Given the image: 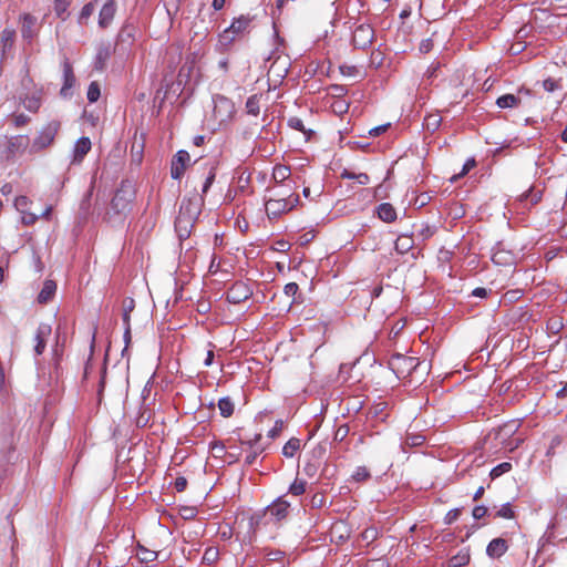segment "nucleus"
Returning <instances> with one entry per match:
<instances>
[{"label":"nucleus","instance_id":"1","mask_svg":"<svg viewBox=\"0 0 567 567\" xmlns=\"http://www.w3.org/2000/svg\"><path fill=\"white\" fill-rule=\"evenodd\" d=\"M135 194L136 189L134 183L128 179L122 181L111 200L112 210L117 215L130 212Z\"/></svg>","mask_w":567,"mask_h":567},{"label":"nucleus","instance_id":"2","mask_svg":"<svg viewBox=\"0 0 567 567\" xmlns=\"http://www.w3.org/2000/svg\"><path fill=\"white\" fill-rule=\"evenodd\" d=\"M30 146L28 135L3 136L0 138V158L12 161L22 155Z\"/></svg>","mask_w":567,"mask_h":567},{"label":"nucleus","instance_id":"3","mask_svg":"<svg viewBox=\"0 0 567 567\" xmlns=\"http://www.w3.org/2000/svg\"><path fill=\"white\" fill-rule=\"evenodd\" d=\"M60 130L59 121H50L38 133V135L30 142L29 152L31 154L40 153L41 151L50 147Z\"/></svg>","mask_w":567,"mask_h":567},{"label":"nucleus","instance_id":"4","mask_svg":"<svg viewBox=\"0 0 567 567\" xmlns=\"http://www.w3.org/2000/svg\"><path fill=\"white\" fill-rule=\"evenodd\" d=\"M299 203L298 195H288L287 197L275 198L266 197L265 209L269 218H277L280 215L290 212Z\"/></svg>","mask_w":567,"mask_h":567},{"label":"nucleus","instance_id":"5","mask_svg":"<svg viewBox=\"0 0 567 567\" xmlns=\"http://www.w3.org/2000/svg\"><path fill=\"white\" fill-rule=\"evenodd\" d=\"M415 357H408L401 353L392 354L389 360V367L399 379H405L412 374L420 365Z\"/></svg>","mask_w":567,"mask_h":567},{"label":"nucleus","instance_id":"6","mask_svg":"<svg viewBox=\"0 0 567 567\" xmlns=\"http://www.w3.org/2000/svg\"><path fill=\"white\" fill-rule=\"evenodd\" d=\"M250 22L251 19L246 16H240L239 18L234 19L230 27L224 30V32L219 35L220 44L224 47L230 45L238 35L248 31Z\"/></svg>","mask_w":567,"mask_h":567},{"label":"nucleus","instance_id":"7","mask_svg":"<svg viewBox=\"0 0 567 567\" xmlns=\"http://www.w3.org/2000/svg\"><path fill=\"white\" fill-rule=\"evenodd\" d=\"M374 40V29L370 24H359L352 34L354 48L365 50Z\"/></svg>","mask_w":567,"mask_h":567},{"label":"nucleus","instance_id":"8","mask_svg":"<svg viewBox=\"0 0 567 567\" xmlns=\"http://www.w3.org/2000/svg\"><path fill=\"white\" fill-rule=\"evenodd\" d=\"M20 22L22 38L28 41L33 40L40 30L38 19L30 13H24L21 16Z\"/></svg>","mask_w":567,"mask_h":567},{"label":"nucleus","instance_id":"9","mask_svg":"<svg viewBox=\"0 0 567 567\" xmlns=\"http://www.w3.org/2000/svg\"><path fill=\"white\" fill-rule=\"evenodd\" d=\"M190 161L188 152L181 150L178 151L171 163V176L174 179H181L184 175L185 168Z\"/></svg>","mask_w":567,"mask_h":567},{"label":"nucleus","instance_id":"10","mask_svg":"<svg viewBox=\"0 0 567 567\" xmlns=\"http://www.w3.org/2000/svg\"><path fill=\"white\" fill-rule=\"evenodd\" d=\"M251 293L250 288L245 282L238 281L228 290L226 299L230 303L238 305L246 301Z\"/></svg>","mask_w":567,"mask_h":567},{"label":"nucleus","instance_id":"11","mask_svg":"<svg viewBox=\"0 0 567 567\" xmlns=\"http://www.w3.org/2000/svg\"><path fill=\"white\" fill-rule=\"evenodd\" d=\"M75 75L73 73L72 65L68 60L63 63V85L60 90V95L64 99L70 97L72 95V87L75 84Z\"/></svg>","mask_w":567,"mask_h":567},{"label":"nucleus","instance_id":"12","mask_svg":"<svg viewBox=\"0 0 567 567\" xmlns=\"http://www.w3.org/2000/svg\"><path fill=\"white\" fill-rule=\"evenodd\" d=\"M203 198L202 197H195L189 199H183L179 213H185L186 218H190V220H195V218L198 216L200 212V206L203 205Z\"/></svg>","mask_w":567,"mask_h":567},{"label":"nucleus","instance_id":"13","mask_svg":"<svg viewBox=\"0 0 567 567\" xmlns=\"http://www.w3.org/2000/svg\"><path fill=\"white\" fill-rule=\"evenodd\" d=\"M51 334V326L47 323L39 324L37 332H35V347L34 351L38 355L42 354L45 346H47V339Z\"/></svg>","mask_w":567,"mask_h":567},{"label":"nucleus","instance_id":"14","mask_svg":"<svg viewBox=\"0 0 567 567\" xmlns=\"http://www.w3.org/2000/svg\"><path fill=\"white\" fill-rule=\"evenodd\" d=\"M289 507L290 504L282 497H279L267 507V513L270 516L275 517L277 520H280L288 515Z\"/></svg>","mask_w":567,"mask_h":567},{"label":"nucleus","instance_id":"15","mask_svg":"<svg viewBox=\"0 0 567 567\" xmlns=\"http://www.w3.org/2000/svg\"><path fill=\"white\" fill-rule=\"evenodd\" d=\"M508 549L507 540L504 538H494L489 542L486 547V554L491 558H499L502 557Z\"/></svg>","mask_w":567,"mask_h":567},{"label":"nucleus","instance_id":"16","mask_svg":"<svg viewBox=\"0 0 567 567\" xmlns=\"http://www.w3.org/2000/svg\"><path fill=\"white\" fill-rule=\"evenodd\" d=\"M19 100L23 106L32 113H37L41 106V93L39 91H34L31 95L28 93H20Z\"/></svg>","mask_w":567,"mask_h":567},{"label":"nucleus","instance_id":"17","mask_svg":"<svg viewBox=\"0 0 567 567\" xmlns=\"http://www.w3.org/2000/svg\"><path fill=\"white\" fill-rule=\"evenodd\" d=\"M116 11V4L114 0H107L102 7L99 14V25L106 28L112 22Z\"/></svg>","mask_w":567,"mask_h":567},{"label":"nucleus","instance_id":"18","mask_svg":"<svg viewBox=\"0 0 567 567\" xmlns=\"http://www.w3.org/2000/svg\"><path fill=\"white\" fill-rule=\"evenodd\" d=\"M194 226V221L190 218H186L185 213H179L175 220V229L181 240L189 237L190 228Z\"/></svg>","mask_w":567,"mask_h":567},{"label":"nucleus","instance_id":"19","mask_svg":"<svg viewBox=\"0 0 567 567\" xmlns=\"http://www.w3.org/2000/svg\"><path fill=\"white\" fill-rule=\"evenodd\" d=\"M112 48L110 44H101L96 50V55L94 59V69L96 71H104L106 68V62L112 55Z\"/></svg>","mask_w":567,"mask_h":567},{"label":"nucleus","instance_id":"20","mask_svg":"<svg viewBox=\"0 0 567 567\" xmlns=\"http://www.w3.org/2000/svg\"><path fill=\"white\" fill-rule=\"evenodd\" d=\"M91 150V141L89 137H81L76 141L73 150V163H81L84 156Z\"/></svg>","mask_w":567,"mask_h":567},{"label":"nucleus","instance_id":"21","mask_svg":"<svg viewBox=\"0 0 567 567\" xmlns=\"http://www.w3.org/2000/svg\"><path fill=\"white\" fill-rule=\"evenodd\" d=\"M56 284L52 280H45L41 291L38 295V302L41 305L48 303L55 295Z\"/></svg>","mask_w":567,"mask_h":567},{"label":"nucleus","instance_id":"22","mask_svg":"<svg viewBox=\"0 0 567 567\" xmlns=\"http://www.w3.org/2000/svg\"><path fill=\"white\" fill-rule=\"evenodd\" d=\"M378 217L384 223H392L396 219V210L390 203H382L377 207Z\"/></svg>","mask_w":567,"mask_h":567},{"label":"nucleus","instance_id":"23","mask_svg":"<svg viewBox=\"0 0 567 567\" xmlns=\"http://www.w3.org/2000/svg\"><path fill=\"white\" fill-rule=\"evenodd\" d=\"M290 176V168L286 165H277L272 172V178L279 185L280 188H285L288 185L285 182Z\"/></svg>","mask_w":567,"mask_h":567},{"label":"nucleus","instance_id":"24","mask_svg":"<svg viewBox=\"0 0 567 567\" xmlns=\"http://www.w3.org/2000/svg\"><path fill=\"white\" fill-rule=\"evenodd\" d=\"M414 246V240L412 236L409 235H400L394 244L395 250L403 255L406 254L409 250H411Z\"/></svg>","mask_w":567,"mask_h":567},{"label":"nucleus","instance_id":"25","mask_svg":"<svg viewBox=\"0 0 567 567\" xmlns=\"http://www.w3.org/2000/svg\"><path fill=\"white\" fill-rule=\"evenodd\" d=\"M221 110H225L228 113L226 115V117H229L234 112V104L231 103V101L229 99H227L225 96H218L215 100V109H214L215 115L219 116L221 113Z\"/></svg>","mask_w":567,"mask_h":567},{"label":"nucleus","instance_id":"26","mask_svg":"<svg viewBox=\"0 0 567 567\" xmlns=\"http://www.w3.org/2000/svg\"><path fill=\"white\" fill-rule=\"evenodd\" d=\"M471 556L468 549H462L449 559L450 567H464L470 563Z\"/></svg>","mask_w":567,"mask_h":567},{"label":"nucleus","instance_id":"27","mask_svg":"<svg viewBox=\"0 0 567 567\" xmlns=\"http://www.w3.org/2000/svg\"><path fill=\"white\" fill-rule=\"evenodd\" d=\"M217 405L223 417H230L234 414L235 403L229 396L219 399Z\"/></svg>","mask_w":567,"mask_h":567},{"label":"nucleus","instance_id":"28","mask_svg":"<svg viewBox=\"0 0 567 567\" xmlns=\"http://www.w3.org/2000/svg\"><path fill=\"white\" fill-rule=\"evenodd\" d=\"M520 103V99L514 94H504L496 100V105L499 109L516 107Z\"/></svg>","mask_w":567,"mask_h":567},{"label":"nucleus","instance_id":"29","mask_svg":"<svg viewBox=\"0 0 567 567\" xmlns=\"http://www.w3.org/2000/svg\"><path fill=\"white\" fill-rule=\"evenodd\" d=\"M287 124L290 128L303 133V135L306 136V141H309L311 135L313 134V131L307 130L303 125L302 120L297 116L289 117Z\"/></svg>","mask_w":567,"mask_h":567},{"label":"nucleus","instance_id":"30","mask_svg":"<svg viewBox=\"0 0 567 567\" xmlns=\"http://www.w3.org/2000/svg\"><path fill=\"white\" fill-rule=\"evenodd\" d=\"M260 94H254L246 102V111L248 114L257 116L260 111Z\"/></svg>","mask_w":567,"mask_h":567},{"label":"nucleus","instance_id":"31","mask_svg":"<svg viewBox=\"0 0 567 567\" xmlns=\"http://www.w3.org/2000/svg\"><path fill=\"white\" fill-rule=\"evenodd\" d=\"M53 9L58 18L63 21L68 18V9L71 4V0H53Z\"/></svg>","mask_w":567,"mask_h":567},{"label":"nucleus","instance_id":"32","mask_svg":"<svg viewBox=\"0 0 567 567\" xmlns=\"http://www.w3.org/2000/svg\"><path fill=\"white\" fill-rule=\"evenodd\" d=\"M300 449V440L291 437L282 447V454L286 457H292L295 453Z\"/></svg>","mask_w":567,"mask_h":567},{"label":"nucleus","instance_id":"33","mask_svg":"<svg viewBox=\"0 0 567 567\" xmlns=\"http://www.w3.org/2000/svg\"><path fill=\"white\" fill-rule=\"evenodd\" d=\"M425 442V436L422 434H411L409 433L404 442L402 443V447L410 446V447H416L421 446Z\"/></svg>","mask_w":567,"mask_h":567},{"label":"nucleus","instance_id":"34","mask_svg":"<svg viewBox=\"0 0 567 567\" xmlns=\"http://www.w3.org/2000/svg\"><path fill=\"white\" fill-rule=\"evenodd\" d=\"M123 322H124V326H128L131 324L130 322V315L131 312L134 310L135 308V301L133 298H125L123 300Z\"/></svg>","mask_w":567,"mask_h":567},{"label":"nucleus","instance_id":"35","mask_svg":"<svg viewBox=\"0 0 567 567\" xmlns=\"http://www.w3.org/2000/svg\"><path fill=\"white\" fill-rule=\"evenodd\" d=\"M137 557L142 563H151L157 558V553L143 546L138 547Z\"/></svg>","mask_w":567,"mask_h":567},{"label":"nucleus","instance_id":"36","mask_svg":"<svg viewBox=\"0 0 567 567\" xmlns=\"http://www.w3.org/2000/svg\"><path fill=\"white\" fill-rule=\"evenodd\" d=\"M291 190H292L291 186L280 188L278 185L277 187H274V188H270V187L267 188V193L269 194V196H272L275 198L287 197L288 195H293L291 193Z\"/></svg>","mask_w":567,"mask_h":567},{"label":"nucleus","instance_id":"37","mask_svg":"<svg viewBox=\"0 0 567 567\" xmlns=\"http://www.w3.org/2000/svg\"><path fill=\"white\" fill-rule=\"evenodd\" d=\"M261 440V434H256L252 440L243 442V444H246L249 446V450L252 452H256V455H260L265 451V446H261L259 444V441Z\"/></svg>","mask_w":567,"mask_h":567},{"label":"nucleus","instance_id":"38","mask_svg":"<svg viewBox=\"0 0 567 567\" xmlns=\"http://www.w3.org/2000/svg\"><path fill=\"white\" fill-rule=\"evenodd\" d=\"M261 440V434H256L252 440L243 442V444H246L249 446V450L252 452H256V455H260L265 451V446H261L259 444V441Z\"/></svg>","mask_w":567,"mask_h":567},{"label":"nucleus","instance_id":"39","mask_svg":"<svg viewBox=\"0 0 567 567\" xmlns=\"http://www.w3.org/2000/svg\"><path fill=\"white\" fill-rule=\"evenodd\" d=\"M101 90L100 84L95 81L91 82L87 89V100L90 103H94L100 99Z\"/></svg>","mask_w":567,"mask_h":567},{"label":"nucleus","instance_id":"40","mask_svg":"<svg viewBox=\"0 0 567 567\" xmlns=\"http://www.w3.org/2000/svg\"><path fill=\"white\" fill-rule=\"evenodd\" d=\"M441 124V117L436 114H430L424 118V126L429 131H436Z\"/></svg>","mask_w":567,"mask_h":567},{"label":"nucleus","instance_id":"41","mask_svg":"<svg viewBox=\"0 0 567 567\" xmlns=\"http://www.w3.org/2000/svg\"><path fill=\"white\" fill-rule=\"evenodd\" d=\"M371 476L369 470L365 466H359L353 472L351 478L358 483L365 482Z\"/></svg>","mask_w":567,"mask_h":567},{"label":"nucleus","instance_id":"42","mask_svg":"<svg viewBox=\"0 0 567 567\" xmlns=\"http://www.w3.org/2000/svg\"><path fill=\"white\" fill-rule=\"evenodd\" d=\"M512 470V464L508 462H504L492 468L489 475L493 480L499 477L504 473H507Z\"/></svg>","mask_w":567,"mask_h":567},{"label":"nucleus","instance_id":"43","mask_svg":"<svg viewBox=\"0 0 567 567\" xmlns=\"http://www.w3.org/2000/svg\"><path fill=\"white\" fill-rule=\"evenodd\" d=\"M307 483L302 480L296 478L295 482L289 487V493L299 496L306 492Z\"/></svg>","mask_w":567,"mask_h":567},{"label":"nucleus","instance_id":"44","mask_svg":"<svg viewBox=\"0 0 567 567\" xmlns=\"http://www.w3.org/2000/svg\"><path fill=\"white\" fill-rule=\"evenodd\" d=\"M496 517H502V518H514L515 514H514V511L511 506L509 503H506L504 505H502V507L496 512Z\"/></svg>","mask_w":567,"mask_h":567},{"label":"nucleus","instance_id":"45","mask_svg":"<svg viewBox=\"0 0 567 567\" xmlns=\"http://www.w3.org/2000/svg\"><path fill=\"white\" fill-rule=\"evenodd\" d=\"M31 200L27 196H18L14 199V207L20 212L24 213L28 212V207L30 205Z\"/></svg>","mask_w":567,"mask_h":567},{"label":"nucleus","instance_id":"46","mask_svg":"<svg viewBox=\"0 0 567 567\" xmlns=\"http://www.w3.org/2000/svg\"><path fill=\"white\" fill-rule=\"evenodd\" d=\"M94 12V4L92 2L86 3L80 13L79 21L83 23L86 19H89Z\"/></svg>","mask_w":567,"mask_h":567},{"label":"nucleus","instance_id":"47","mask_svg":"<svg viewBox=\"0 0 567 567\" xmlns=\"http://www.w3.org/2000/svg\"><path fill=\"white\" fill-rule=\"evenodd\" d=\"M543 87L547 92H554V91L560 89V84H559V81L549 78L543 82Z\"/></svg>","mask_w":567,"mask_h":567},{"label":"nucleus","instance_id":"48","mask_svg":"<svg viewBox=\"0 0 567 567\" xmlns=\"http://www.w3.org/2000/svg\"><path fill=\"white\" fill-rule=\"evenodd\" d=\"M13 124L16 127H22L24 125H27L31 118L30 116L25 115V114H18V115H13Z\"/></svg>","mask_w":567,"mask_h":567},{"label":"nucleus","instance_id":"49","mask_svg":"<svg viewBox=\"0 0 567 567\" xmlns=\"http://www.w3.org/2000/svg\"><path fill=\"white\" fill-rule=\"evenodd\" d=\"M299 291V286L296 282H289L285 286L284 292L287 297H292L295 299L296 295Z\"/></svg>","mask_w":567,"mask_h":567},{"label":"nucleus","instance_id":"50","mask_svg":"<svg viewBox=\"0 0 567 567\" xmlns=\"http://www.w3.org/2000/svg\"><path fill=\"white\" fill-rule=\"evenodd\" d=\"M21 214H22L21 221L25 226L33 225L38 220V218H39L35 214H32V213H29V212H24V213H21Z\"/></svg>","mask_w":567,"mask_h":567},{"label":"nucleus","instance_id":"51","mask_svg":"<svg viewBox=\"0 0 567 567\" xmlns=\"http://www.w3.org/2000/svg\"><path fill=\"white\" fill-rule=\"evenodd\" d=\"M282 429H284V421L277 420L275 422L272 429L268 432V436L271 439L277 437L280 434V432L282 431Z\"/></svg>","mask_w":567,"mask_h":567},{"label":"nucleus","instance_id":"52","mask_svg":"<svg viewBox=\"0 0 567 567\" xmlns=\"http://www.w3.org/2000/svg\"><path fill=\"white\" fill-rule=\"evenodd\" d=\"M214 179H215V168L212 167L210 171H209V174L206 177V181H205V183L203 185V188H202L203 195H205L208 192V189L210 188L212 184L214 183Z\"/></svg>","mask_w":567,"mask_h":567},{"label":"nucleus","instance_id":"53","mask_svg":"<svg viewBox=\"0 0 567 567\" xmlns=\"http://www.w3.org/2000/svg\"><path fill=\"white\" fill-rule=\"evenodd\" d=\"M487 513H488L487 507H485L484 505H478L473 508L472 515L475 519H481V518L485 517L487 515Z\"/></svg>","mask_w":567,"mask_h":567},{"label":"nucleus","instance_id":"54","mask_svg":"<svg viewBox=\"0 0 567 567\" xmlns=\"http://www.w3.org/2000/svg\"><path fill=\"white\" fill-rule=\"evenodd\" d=\"M197 514V511L195 507L185 506L181 508V515L185 519L194 518Z\"/></svg>","mask_w":567,"mask_h":567},{"label":"nucleus","instance_id":"55","mask_svg":"<svg viewBox=\"0 0 567 567\" xmlns=\"http://www.w3.org/2000/svg\"><path fill=\"white\" fill-rule=\"evenodd\" d=\"M417 233L423 239H427L433 236L434 229L427 225H421V228L417 229Z\"/></svg>","mask_w":567,"mask_h":567},{"label":"nucleus","instance_id":"56","mask_svg":"<svg viewBox=\"0 0 567 567\" xmlns=\"http://www.w3.org/2000/svg\"><path fill=\"white\" fill-rule=\"evenodd\" d=\"M513 427H514V424L505 425V426L501 427L497 431L496 436L501 437V439H505V437L509 436L514 432Z\"/></svg>","mask_w":567,"mask_h":567},{"label":"nucleus","instance_id":"57","mask_svg":"<svg viewBox=\"0 0 567 567\" xmlns=\"http://www.w3.org/2000/svg\"><path fill=\"white\" fill-rule=\"evenodd\" d=\"M389 126H390V124H383V125L375 126L369 131V135L373 136V137L379 136V135L383 134L384 132H386Z\"/></svg>","mask_w":567,"mask_h":567},{"label":"nucleus","instance_id":"58","mask_svg":"<svg viewBox=\"0 0 567 567\" xmlns=\"http://www.w3.org/2000/svg\"><path fill=\"white\" fill-rule=\"evenodd\" d=\"M174 487L177 492H184L187 487V480L183 476H179L175 480Z\"/></svg>","mask_w":567,"mask_h":567},{"label":"nucleus","instance_id":"59","mask_svg":"<svg viewBox=\"0 0 567 567\" xmlns=\"http://www.w3.org/2000/svg\"><path fill=\"white\" fill-rule=\"evenodd\" d=\"M460 514H461V511L458 508L450 511L445 517V522L447 524L453 523L454 520H456L458 518Z\"/></svg>","mask_w":567,"mask_h":567},{"label":"nucleus","instance_id":"60","mask_svg":"<svg viewBox=\"0 0 567 567\" xmlns=\"http://www.w3.org/2000/svg\"><path fill=\"white\" fill-rule=\"evenodd\" d=\"M433 48V42L431 39H425L423 40L421 43H420V51L422 53H427L432 50Z\"/></svg>","mask_w":567,"mask_h":567},{"label":"nucleus","instance_id":"61","mask_svg":"<svg viewBox=\"0 0 567 567\" xmlns=\"http://www.w3.org/2000/svg\"><path fill=\"white\" fill-rule=\"evenodd\" d=\"M475 165H476V162L474 158L467 159L465 162V164L463 165V169L458 176H463V175L467 174Z\"/></svg>","mask_w":567,"mask_h":567},{"label":"nucleus","instance_id":"62","mask_svg":"<svg viewBox=\"0 0 567 567\" xmlns=\"http://www.w3.org/2000/svg\"><path fill=\"white\" fill-rule=\"evenodd\" d=\"M216 557H217V551L213 548H208L204 554L203 560H205L207 563H212L216 559Z\"/></svg>","mask_w":567,"mask_h":567},{"label":"nucleus","instance_id":"63","mask_svg":"<svg viewBox=\"0 0 567 567\" xmlns=\"http://www.w3.org/2000/svg\"><path fill=\"white\" fill-rule=\"evenodd\" d=\"M208 346L210 347V349L207 351V355H206V359L204 361V364L205 367H209L213 364V360H214V350L213 348H215V346L209 342Z\"/></svg>","mask_w":567,"mask_h":567},{"label":"nucleus","instance_id":"64","mask_svg":"<svg viewBox=\"0 0 567 567\" xmlns=\"http://www.w3.org/2000/svg\"><path fill=\"white\" fill-rule=\"evenodd\" d=\"M348 427L347 426H340L336 432V440L342 441L348 435Z\"/></svg>","mask_w":567,"mask_h":567}]
</instances>
